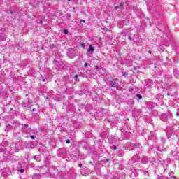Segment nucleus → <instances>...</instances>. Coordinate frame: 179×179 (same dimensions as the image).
Segmentation results:
<instances>
[{
    "mask_svg": "<svg viewBox=\"0 0 179 179\" xmlns=\"http://www.w3.org/2000/svg\"><path fill=\"white\" fill-rule=\"evenodd\" d=\"M166 132H169V128H166Z\"/></svg>",
    "mask_w": 179,
    "mask_h": 179,
    "instance_id": "c756f323",
    "label": "nucleus"
},
{
    "mask_svg": "<svg viewBox=\"0 0 179 179\" xmlns=\"http://www.w3.org/2000/svg\"><path fill=\"white\" fill-rule=\"evenodd\" d=\"M170 134H173V132H170Z\"/></svg>",
    "mask_w": 179,
    "mask_h": 179,
    "instance_id": "72a5a7b5",
    "label": "nucleus"
},
{
    "mask_svg": "<svg viewBox=\"0 0 179 179\" xmlns=\"http://www.w3.org/2000/svg\"><path fill=\"white\" fill-rule=\"evenodd\" d=\"M123 75H124V76H125L126 74L124 73Z\"/></svg>",
    "mask_w": 179,
    "mask_h": 179,
    "instance_id": "473e14b6",
    "label": "nucleus"
},
{
    "mask_svg": "<svg viewBox=\"0 0 179 179\" xmlns=\"http://www.w3.org/2000/svg\"><path fill=\"white\" fill-rule=\"evenodd\" d=\"M94 51V48H93V46L90 45V48L88 49V52H93Z\"/></svg>",
    "mask_w": 179,
    "mask_h": 179,
    "instance_id": "9d476101",
    "label": "nucleus"
},
{
    "mask_svg": "<svg viewBox=\"0 0 179 179\" xmlns=\"http://www.w3.org/2000/svg\"><path fill=\"white\" fill-rule=\"evenodd\" d=\"M110 148H112L113 150H117V147L115 145L110 146Z\"/></svg>",
    "mask_w": 179,
    "mask_h": 179,
    "instance_id": "2eb2a0df",
    "label": "nucleus"
},
{
    "mask_svg": "<svg viewBox=\"0 0 179 179\" xmlns=\"http://www.w3.org/2000/svg\"><path fill=\"white\" fill-rule=\"evenodd\" d=\"M41 178V176L38 174H34L32 179H40Z\"/></svg>",
    "mask_w": 179,
    "mask_h": 179,
    "instance_id": "1a4fd4ad",
    "label": "nucleus"
},
{
    "mask_svg": "<svg viewBox=\"0 0 179 179\" xmlns=\"http://www.w3.org/2000/svg\"><path fill=\"white\" fill-rule=\"evenodd\" d=\"M67 55L69 58H71L72 59L75 58V57L77 55L76 51L70 50L69 52H68Z\"/></svg>",
    "mask_w": 179,
    "mask_h": 179,
    "instance_id": "f257e3e1",
    "label": "nucleus"
},
{
    "mask_svg": "<svg viewBox=\"0 0 179 179\" xmlns=\"http://www.w3.org/2000/svg\"><path fill=\"white\" fill-rule=\"evenodd\" d=\"M168 178H169V179H176V178H177V176H176V175H174V172H171V173L169 174Z\"/></svg>",
    "mask_w": 179,
    "mask_h": 179,
    "instance_id": "423d86ee",
    "label": "nucleus"
},
{
    "mask_svg": "<svg viewBox=\"0 0 179 179\" xmlns=\"http://www.w3.org/2000/svg\"><path fill=\"white\" fill-rule=\"evenodd\" d=\"M135 149H141V144H139V143L134 144V150H135Z\"/></svg>",
    "mask_w": 179,
    "mask_h": 179,
    "instance_id": "6e6552de",
    "label": "nucleus"
},
{
    "mask_svg": "<svg viewBox=\"0 0 179 179\" xmlns=\"http://www.w3.org/2000/svg\"><path fill=\"white\" fill-rule=\"evenodd\" d=\"M123 75H124V76H125L126 74L124 73Z\"/></svg>",
    "mask_w": 179,
    "mask_h": 179,
    "instance_id": "2f4dec72",
    "label": "nucleus"
},
{
    "mask_svg": "<svg viewBox=\"0 0 179 179\" xmlns=\"http://www.w3.org/2000/svg\"><path fill=\"white\" fill-rule=\"evenodd\" d=\"M31 139H36V136H31Z\"/></svg>",
    "mask_w": 179,
    "mask_h": 179,
    "instance_id": "b1692460",
    "label": "nucleus"
},
{
    "mask_svg": "<svg viewBox=\"0 0 179 179\" xmlns=\"http://www.w3.org/2000/svg\"><path fill=\"white\" fill-rule=\"evenodd\" d=\"M29 124H26L24 125V127H22V132H24L25 134H29L30 132V130H29Z\"/></svg>",
    "mask_w": 179,
    "mask_h": 179,
    "instance_id": "7ed1b4c3",
    "label": "nucleus"
},
{
    "mask_svg": "<svg viewBox=\"0 0 179 179\" xmlns=\"http://www.w3.org/2000/svg\"><path fill=\"white\" fill-rule=\"evenodd\" d=\"M66 143H71V140L69 139L66 140Z\"/></svg>",
    "mask_w": 179,
    "mask_h": 179,
    "instance_id": "6ab92c4d",
    "label": "nucleus"
},
{
    "mask_svg": "<svg viewBox=\"0 0 179 179\" xmlns=\"http://www.w3.org/2000/svg\"><path fill=\"white\" fill-rule=\"evenodd\" d=\"M110 85L112 87H118V83H117L115 80H113V81H111Z\"/></svg>",
    "mask_w": 179,
    "mask_h": 179,
    "instance_id": "20e7f679",
    "label": "nucleus"
},
{
    "mask_svg": "<svg viewBox=\"0 0 179 179\" xmlns=\"http://www.w3.org/2000/svg\"><path fill=\"white\" fill-rule=\"evenodd\" d=\"M177 145H178V146H179V140L177 142Z\"/></svg>",
    "mask_w": 179,
    "mask_h": 179,
    "instance_id": "c85d7f7f",
    "label": "nucleus"
},
{
    "mask_svg": "<svg viewBox=\"0 0 179 179\" xmlns=\"http://www.w3.org/2000/svg\"><path fill=\"white\" fill-rule=\"evenodd\" d=\"M34 160L36 162H41V155H35L34 157Z\"/></svg>",
    "mask_w": 179,
    "mask_h": 179,
    "instance_id": "0eeeda50",
    "label": "nucleus"
},
{
    "mask_svg": "<svg viewBox=\"0 0 179 179\" xmlns=\"http://www.w3.org/2000/svg\"><path fill=\"white\" fill-rule=\"evenodd\" d=\"M59 156H60V157H64V151L62 150H59Z\"/></svg>",
    "mask_w": 179,
    "mask_h": 179,
    "instance_id": "ddd939ff",
    "label": "nucleus"
},
{
    "mask_svg": "<svg viewBox=\"0 0 179 179\" xmlns=\"http://www.w3.org/2000/svg\"><path fill=\"white\" fill-rule=\"evenodd\" d=\"M44 177H50V176H51V172H45L44 173H43Z\"/></svg>",
    "mask_w": 179,
    "mask_h": 179,
    "instance_id": "9b49d317",
    "label": "nucleus"
},
{
    "mask_svg": "<svg viewBox=\"0 0 179 179\" xmlns=\"http://www.w3.org/2000/svg\"><path fill=\"white\" fill-rule=\"evenodd\" d=\"M20 173H24V169H20Z\"/></svg>",
    "mask_w": 179,
    "mask_h": 179,
    "instance_id": "4be33fe9",
    "label": "nucleus"
},
{
    "mask_svg": "<svg viewBox=\"0 0 179 179\" xmlns=\"http://www.w3.org/2000/svg\"><path fill=\"white\" fill-rule=\"evenodd\" d=\"M42 82H45V79L43 78V79L42 80Z\"/></svg>",
    "mask_w": 179,
    "mask_h": 179,
    "instance_id": "cd10ccee",
    "label": "nucleus"
},
{
    "mask_svg": "<svg viewBox=\"0 0 179 179\" xmlns=\"http://www.w3.org/2000/svg\"><path fill=\"white\" fill-rule=\"evenodd\" d=\"M144 85H145L147 87H150V86H153V82L152 81V80H146Z\"/></svg>",
    "mask_w": 179,
    "mask_h": 179,
    "instance_id": "f03ea898",
    "label": "nucleus"
},
{
    "mask_svg": "<svg viewBox=\"0 0 179 179\" xmlns=\"http://www.w3.org/2000/svg\"><path fill=\"white\" fill-rule=\"evenodd\" d=\"M78 167H82V164H78Z\"/></svg>",
    "mask_w": 179,
    "mask_h": 179,
    "instance_id": "a878e982",
    "label": "nucleus"
},
{
    "mask_svg": "<svg viewBox=\"0 0 179 179\" xmlns=\"http://www.w3.org/2000/svg\"><path fill=\"white\" fill-rule=\"evenodd\" d=\"M162 118L166 119V118H167V115L166 114H162Z\"/></svg>",
    "mask_w": 179,
    "mask_h": 179,
    "instance_id": "dca6fc26",
    "label": "nucleus"
},
{
    "mask_svg": "<svg viewBox=\"0 0 179 179\" xmlns=\"http://www.w3.org/2000/svg\"><path fill=\"white\" fill-rule=\"evenodd\" d=\"M136 97H138V99H139L141 100V99H142V95L137 94H136Z\"/></svg>",
    "mask_w": 179,
    "mask_h": 179,
    "instance_id": "4468645a",
    "label": "nucleus"
},
{
    "mask_svg": "<svg viewBox=\"0 0 179 179\" xmlns=\"http://www.w3.org/2000/svg\"><path fill=\"white\" fill-rule=\"evenodd\" d=\"M80 22H83V23H85V20H81Z\"/></svg>",
    "mask_w": 179,
    "mask_h": 179,
    "instance_id": "bb28decb",
    "label": "nucleus"
},
{
    "mask_svg": "<svg viewBox=\"0 0 179 179\" xmlns=\"http://www.w3.org/2000/svg\"><path fill=\"white\" fill-rule=\"evenodd\" d=\"M40 23H41V24H42V23H43V21H42V20H41V21H40Z\"/></svg>",
    "mask_w": 179,
    "mask_h": 179,
    "instance_id": "7c9ffc66",
    "label": "nucleus"
},
{
    "mask_svg": "<svg viewBox=\"0 0 179 179\" xmlns=\"http://www.w3.org/2000/svg\"><path fill=\"white\" fill-rule=\"evenodd\" d=\"M138 160H139V157L138 155H134L131 159L132 163H136V162H138Z\"/></svg>",
    "mask_w": 179,
    "mask_h": 179,
    "instance_id": "39448f33",
    "label": "nucleus"
},
{
    "mask_svg": "<svg viewBox=\"0 0 179 179\" xmlns=\"http://www.w3.org/2000/svg\"><path fill=\"white\" fill-rule=\"evenodd\" d=\"M64 34H68V30L67 29H64Z\"/></svg>",
    "mask_w": 179,
    "mask_h": 179,
    "instance_id": "aec40b11",
    "label": "nucleus"
},
{
    "mask_svg": "<svg viewBox=\"0 0 179 179\" xmlns=\"http://www.w3.org/2000/svg\"><path fill=\"white\" fill-rule=\"evenodd\" d=\"M155 136H150V139H151V140H152H152H155Z\"/></svg>",
    "mask_w": 179,
    "mask_h": 179,
    "instance_id": "a211bd4d",
    "label": "nucleus"
},
{
    "mask_svg": "<svg viewBox=\"0 0 179 179\" xmlns=\"http://www.w3.org/2000/svg\"><path fill=\"white\" fill-rule=\"evenodd\" d=\"M84 66H85V68H87V66H89V63H85Z\"/></svg>",
    "mask_w": 179,
    "mask_h": 179,
    "instance_id": "f3484780",
    "label": "nucleus"
},
{
    "mask_svg": "<svg viewBox=\"0 0 179 179\" xmlns=\"http://www.w3.org/2000/svg\"><path fill=\"white\" fill-rule=\"evenodd\" d=\"M123 6H124V3H120V5H118V6H116L115 7V9H120V8H123Z\"/></svg>",
    "mask_w": 179,
    "mask_h": 179,
    "instance_id": "f8f14e48",
    "label": "nucleus"
},
{
    "mask_svg": "<svg viewBox=\"0 0 179 179\" xmlns=\"http://www.w3.org/2000/svg\"><path fill=\"white\" fill-rule=\"evenodd\" d=\"M176 115L179 116V108L177 110Z\"/></svg>",
    "mask_w": 179,
    "mask_h": 179,
    "instance_id": "412c9836",
    "label": "nucleus"
},
{
    "mask_svg": "<svg viewBox=\"0 0 179 179\" xmlns=\"http://www.w3.org/2000/svg\"><path fill=\"white\" fill-rule=\"evenodd\" d=\"M68 1H71V0H68Z\"/></svg>",
    "mask_w": 179,
    "mask_h": 179,
    "instance_id": "f704fd0d",
    "label": "nucleus"
},
{
    "mask_svg": "<svg viewBox=\"0 0 179 179\" xmlns=\"http://www.w3.org/2000/svg\"><path fill=\"white\" fill-rule=\"evenodd\" d=\"M85 43L81 44V47H85Z\"/></svg>",
    "mask_w": 179,
    "mask_h": 179,
    "instance_id": "393cba45",
    "label": "nucleus"
},
{
    "mask_svg": "<svg viewBox=\"0 0 179 179\" xmlns=\"http://www.w3.org/2000/svg\"><path fill=\"white\" fill-rule=\"evenodd\" d=\"M78 75H76V76H75V80H78Z\"/></svg>",
    "mask_w": 179,
    "mask_h": 179,
    "instance_id": "5701e85b",
    "label": "nucleus"
}]
</instances>
